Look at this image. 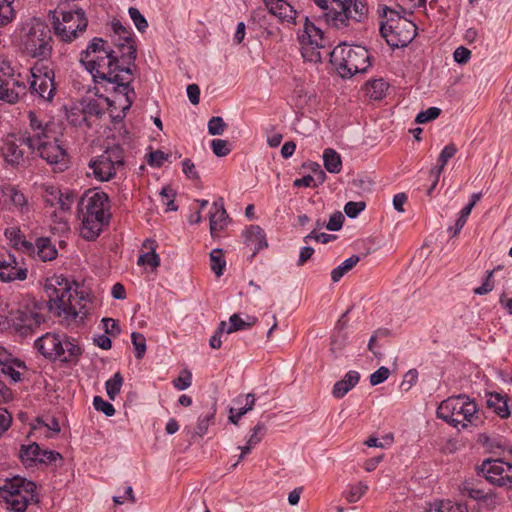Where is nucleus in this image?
Instances as JSON below:
<instances>
[{"instance_id":"1","label":"nucleus","mask_w":512,"mask_h":512,"mask_svg":"<svg viewBox=\"0 0 512 512\" xmlns=\"http://www.w3.org/2000/svg\"><path fill=\"white\" fill-rule=\"evenodd\" d=\"M114 32V48L107 45V42L94 37L87 48L80 53V62L87 71L91 73L96 83L105 82L112 84L115 92L125 98V106L128 109L132 104L129 92L134 94L130 88L132 81L131 67L137 57V49L132 32L120 21L112 22Z\"/></svg>"},{"instance_id":"2","label":"nucleus","mask_w":512,"mask_h":512,"mask_svg":"<svg viewBox=\"0 0 512 512\" xmlns=\"http://www.w3.org/2000/svg\"><path fill=\"white\" fill-rule=\"evenodd\" d=\"M45 291L58 309V314L66 319L85 318L90 311V299L85 289L76 282H70L62 275H54L45 283Z\"/></svg>"},{"instance_id":"3","label":"nucleus","mask_w":512,"mask_h":512,"mask_svg":"<svg viewBox=\"0 0 512 512\" xmlns=\"http://www.w3.org/2000/svg\"><path fill=\"white\" fill-rule=\"evenodd\" d=\"M28 118L30 131L27 136V147L54 166V169L63 171L68 164V154L59 142L54 125L40 120L32 111L29 112Z\"/></svg>"},{"instance_id":"4","label":"nucleus","mask_w":512,"mask_h":512,"mask_svg":"<svg viewBox=\"0 0 512 512\" xmlns=\"http://www.w3.org/2000/svg\"><path fill=\"white\" fill-rule=\"evenodd\" d=\"M80 234L85 240H95L109 224L110 201L106 193L89 190L79 202Z\"/></svg>"},{"instance_id":"5","label":"nucleus","mask_w":512,"mask_h":512,"mask_svg":"<svg viewBox=\"0 0 512 512\" xmlns=\"http://www.w3.org/2000/svg\"><path fill=\"white\" fill-rule=\"evenodd\" d=\"M19 48L28 57L47 60L53 51V35L49 25L37 18L31 19L22 28Z\"/></svg>"},{"instance_id":"6","label":"nucleus","mask_w":512,"mask_h":512,"mask_svg":"<svg viewBox=\"0 0 512 512\" xmlns=\"http://www.w3.org/2000/svg\"><path fill=\"white\" fill-rule=\"evenodd\" d=\"M0 498L13 512H24L39 501L36 484L21 477L0 479Z\"/></svg>"},{"instance_id":"7","label":"nucleus","mask_w":512,"mask_h":512,"mask_svg":"<svg viewBox=\"0 0 512 512\" xmlns=\"http://www.w3.org/2000/svg\"><path fill=\"white\" fill-rule=\"evenodd\" d=\"M330 61L342 78L363 73L370 67L368 50L360 45L339 44L330 53Z\"/></svg>"},{"instance_id":"8","label":"nucleus","mask_w":512,"mask_h":512,"mask_svg":"<svg viewBox=\"0 0 512 512\" xmlns=\"http://www.w3.org/2000/svg\"><path fill=\"white\" fill-rule=\"evenodd\" d=\"M324 10L323 17L328 25L344 28L350 21L360 22L367 14V7L361 0H314Z\"/></svg>"},{"instance_id":"9","label":"nucleus","mask_w":512,"mask_h":512,"mask_svg":"<svg viewBox=\"0 0 512 512\" xmlns=\"http://www.w3.org/2000/svg\"><path fill=\"white\" fill-rule=\"evenodd\" d=\"M35 348L47 359L76 363L82 354L81 347L72 338L55 333H46L39 337Z\"/></svg>"},{"instance_id":"10","label":"nucleus","mask_w":512,"mask_h":512,"mask_svg":"<svg viewBox=\"0 0 512 512\" xmlns=\"http://www.w3.org/2000/svg\"><path fill=\"white\" fill-rule=\"evenodd\" d=\"M385 22L380 26V33L392 48L407 46L417 34L416 24L392 9L384 10Z\"/></svg>"},{"instance_id":"11","label":"nucleus","mask_w":512,"mask_h":512,"mask_svg":"<svg viewBox=\"0 0 512 512\" xmlns=\"http://www.w3.org/2000/svg\"><path fill=\"white\" fill-rule=\"evenodd\" d=\"M41 306L33 299H26L19 308L10 313L12 327L20 335L32 333L44 322Z\"/></svg>"},{"instance_id":"12","label":"nucleus","mask_w":512,"mask_h":512,"mask_svg":"<svg viewBox=\"0 0 512 512\" xmlns=\"http://www.w3.org/2000/svg\"><path fill=\"white\" fill-rule=\"evenodd\" d=\"M61 17L54 16L52 26L56 37L64 42L71 43L87 28L88 22L82 10L63 11Z\"/></svg>"},{"instance_id":"13","label":"nucleus","mask_w":512,"mask_h":512,"mask_svg":"<svg viewBox=\"0 0 512 512\" xmlns=\"http://www.w3.org/2000/svg\"><path fill=\"white\" fill-rule=\"evenodd\" d=\"M124 165L123 150L113 146L105 150L89 163L93 176L101 181H109L116 176L117 170Z\"/></svg>"},{"instance_id":"14","label":"nucleus","mask_w":512,"mask_h":512,"mask_svg":"<svg viewBox=\"0 0 512 512\" xmlns=\"http://www.w3.org/2000/svg\"><path fill=\"white\" fill-rule=\"evenodd\" d=\"M301 54L308 62L317 63L322 59L321 49L325 46L323 32L313 22L305 19L302 33L299 35Z\"/></svg>"},{"instance_id":"15","label":"nucleus","mask_w":512,"mask_h":512,"mask_svg":"<svg viewBox=\"0 0 512 512\" xmlns=\"http://www.w3.org/2000/svg\"><path fill=\"white\" fill-rule=\"evenodd\" d=\"M476 469L492 485L512 490V463L502 459H486Z\"/></svg>"},{"instance_id":"16","label":"nucleus","mask_w":512,"mask_h":512,"mask_svg":"<svg viewBox=\"0 0 512 512\" xmlns=\"http://www.w3.org/2000/svg\"><path fill=\"white\" fill-rule=\"evenodd\" d=\"M30 90L40 98L51 101L56 92L54 72L48 67L35 65L30 69Z\"/></svg>"},{"instance_id":"17","label":"nucleus","mask_w":512,"mask_h":512,"mask_svg":"<svg viewBox=\"0 0 512 512\" xmlns=\"http://www.w3.org/2000/svg\"><path fill=\"white\" fill-rule=\"evenodd\" d=\"M19 458L26 467H33L37 464L51 465L62 460L60 453L52 450H43L37 443L22 445L19 451Z\"/></svg>"},{"instance_id":"18","label":"nucleus","mask_w":512,"mask_h":512,"mask_svg":"<svg viewBox=\"0 0 512 512\" xmlns=\"http://www.w3.org/2000/svg\"><path fill=\"white\" fill-rule=\"evenodd\" d=\"M27 146V136H18L16 134H8L1 145V154L4 161L12 166L20 165L25 161Z\"/></svg>"},{"instance_id":"19","label":"nucleus","mask_w":512,"mask_h":512,"mask_svg":"<svg viewBox=\"0 0 512 512\" xmlns=\"http://www.w3.org/2000/svg\"><path fill=\"white\" fill-rule=\"evenodd\" d=\"M42 198L47 206L57 208L61 212H68L74 204L76 195L69 191L62 192L54 185H43Z\"/></svg>"},{"instance_id":"20","label":"nucleus","mask_w":512,"mask_h":512,"mask_svg":"<svg viewBox=\"0 0 512 512\" xmlns=\"http://www.w3.org/2000/svg\"><path fill=\"white\" fill-rule=\"evenodd\" d=\"M26 80L20 73L17 77L0 79V100L9 104L17 103L27 93Z\"/></svg>"},{"instance_id":"21","label":"nucleus","mask_w":512,"mask_h":512,"mask_svg":"<svg viewBox=\"0 0 512 512\" xmlns=\"http://www.w3.org/2000/svg\"><path fill=\"white\" fill-rule=\"evenodd\" d=\"M1 193L5 201L12 206L11 210L20 215H29L33 210V205L29 202L27 196L16 186L4 184L1 187Z\"/></svg>"},{"instance_id":"22","label":"nucleus","mask_w":512,"mask_h":512,"mask_svg":"<svg viewBox=\"0 0 512 512\" xmlns=\"http://www.w3.org/2000/svg\"><path fill=\"white\" fill-rule=\"evenodd\" d=\"M229 216L224 207L223 198L213 202L209 211L210 234L216 238L229 224Z\"/></svg>"},{"instance_id":"23","label":"nucleus","mask_w":512,"mask_h":512,"mask_svg":"<svg viewBox=\"0 0 512 512\" xmlns=\"http://www.w3.org/2000/svg\"><path fill=\"white\" fill-rule=\"evenodd\" d=\"M26 365L23 361L13 357L4 347L0 346V371L13 382H19Z\"/></svg>"},{"instance_id":"24","label":"nucleus","mask_w":512,"mask_h":512,"mask_svg":"<svg viewBox=\"0 0 512 512\" xmlns=\"http://www.w3.org/2000/svg\"><path fill=\"white\" fill-rule=\"evenodd\" d=\"M9 261L6 265L5 271H0V280L2 282H14V281H24L28 277V268L23 261L17 260V258L8 253Z\"/></svg>"},{"instance_id":"25","label":"nucleus","mask_w":512,"mask_h":512,"mask_svg":"<svg viewBox=\"0 0 512 512\" xmlns=\"http://www.w3.org/2000/svg\"><path fill=\"white\" fill-rule=\"evenodd\" d=\"M450 400H454L455 402L452 404V414H462L463 419L470 424H474L475 420L478 419L476 416L477 406L476 403L471 400L468 396L460 394V395H452L450 396Z\"/></svg>"},{"instance_id":"26","label":"nucleus","mask_w":512,"mask_h":512,"mask_svg":"<svg viewBox=\"0 0 512 512\" xmlns=\"http://www.w3.org/2000/svg\"><path fill=\"white\" fill-rule=\"evenodd\" d=\"M268 11L282 22L295 23L296 10L285 0H264Z\"/></svg>"},{"instance_id":"27","label":"nucleus","mask_w":512,"mask_h":512,"mask_svg":"<svg viewBox=\"0 0 512 512\" xmlns=\"http://www.w3.org/2000/svg\"><path fill=\"white\" fill-rule=\"evenodd\" d=\"M158 244L154 239H146L142 243V252L137 260L139 266H150L156 269L160 266V256L156 253Z\"/></svg>"},{"instance_id":"28","label":"nucleus","mask_w":512,"mask_h":512,"mask_svg":"<svg viewBox=\"0 0 512 512\" xmlns=\"http://www.w3.org/2000/svg\"><path fill=\"white\" fill-rule=\"evenodd\" d=\"M4 235L12 247L28 254L33 255L35 247L32 242L26 240L24 234L18 227H9L5 229Z\"/></svg>"},{"instance_id":"29","label":"nucleus","mask_w":512,"mask_h":512,"mask_svg":"<svg viewBox=\"0 0 512 512\" xmlns=\"http://www.w3.org/2000/svg\"><path fill=\"white\" fill-rule=\"evenodd\" d=\"M245 244L256 254L268 246L264 230L258 225H251L243 232Z\"/></svg>"},{"instance_id":"30","label":"nucleus","mask_w":512,"mask_h":512,"mask_svg":"<svg viewBox=\"0 0 512 512\" xmlns=\"http://www.w3.org/2000/svg\"><path fill=\"white\" fill-rule=\"evenodd\" d=\"M33 245L35 247V252L32 256L36 255L39 260L47 262L57 258L58 251L49 238H38Z\"/></svg>"},{"instance_id":"31","label":"nucleus","mask_w":512,"mask_h":512,"mask_svg":"<svg viewBox=\"0 0 512 512\" xmlns=\"http://www.w3.org/2000/svg\"><path fill=\"white\" fill-rule=\"evenodd\" d=\"M360 375L357 371H349L345 374L344 378L337 381L332 390V394L335 398L344 397L352 388H354L359 382Z\"/></svg>"},{"instance_id":"32","label":"nucleus","mask_w":512,"mask_h":512,"mask_svg":"<svg viewBox=\"0 0 512 512\" xmlns=\"http://www.w3.org/2000/svg\"><path fill=\"white\" fill-rule=\"evenodd\" d=\"M487 406L500 416L507 418L510 415L507 399L500 393L491 392L488 394Z\"/></svg>"},{"instance_id":"33","label":"nucleus","mask_w":512,"mask_h":512,"mask_svg":"<svg viewBox=\"0 0 512 512\" xmlns=\"http://www.w3.org/2000/svg\"><path fill=\"white\" fill-rule=\"evenodd\" d=\"M258 322L257 317L247 315L245 319H242L239 314H233L229 318V325L226 326L225 333L231 334L240 330L248 329L254 326Z\"/></svg>"},{"instance_id":"34","label":"nucleus","mask_w":512,"mask_h":512,"mask_svg":"<svg viewBox=\"0 0 512 512\" xmlns=\"http://www.w3.org/2000/svg\"><path fill=\"white\" fill-rule=\"evenodd\" d=\"M388 90V84L383 79H375L365 85L366 95L373 100H381Z\"/></svg>"},{"instance_id":"35","label":"nucleus","mask_w":512,"mask_h":512,"mask_svg":"<svg viewBox=\"0 0 512 512\" xmlns=\"http://www.w3.org/2000/svg\"><path fill=\"white\" fill-rule=\"evenodd\" d=\"M348 334L342 328H336L330 343V350L336 356H341L346 348Z\"/></svg>"},{"instance_id":"36","label":"nucleus","mask_w":512,"mask_h":512,"mask_svg":"<svg viewBox=\"0 0 512 512\" xmlns=\"http://www.w3.org/2000/svg\"><path fill=\"white\" fill-rule=\"evenodd\" d=\"M324 167L330 173H339L342 169V160L340 155L331 148H327L323 152Z\"/></svg>"},{"instance_id":"37","label":"nucleus","mask_w":512,"mask_h":512,"mask_svg":"<svg viewBox=\"0 0 512 512\" xmlns=\"http://www.w3.org/2000/svg\"><path fill=\"white\" fill-rule=\"evenodd\" d=\"M447 161H448V146H445L442 149L440 156H439L440 165L435 168H432L430 171V179L432 181V184L427 190V194L429 196L432 195V191L436 188L437 183L440 178V175H441L443 168L446 165Z\"/></svg>"},{"instance_id":"38","label":"nucleus","mask_w":512,"mask_h":512,"mask_svg":"<svg viewBox=\"0 0 512 512\" xmlns=\"http://www.w3.org/2000/svg\"><path fill=\"white\" fill-rule=\"evenodd\" d=\"M360 258L358 255H352L351 257L344 260L339 266L331 271V279L334 283L340 281V279L349 272L353 267L357 265Z\"/></svg>"},{"instance_id":"39","label":"nucleus","mask_w":512,"mask_h":512,"mask_svg":"<svg viewBox=\"0 0 512 512\" xmlns=\"http://www.w3.org/2000/svg\"><path fill=\"white\" fill-rule=\"evenodd\" d=\"M210 267L217 277L223 275L226 267L223 250L220 248L213 249L210 253Z\"/></svg>"},{"instance_id":"40","label":"nucleus","mask_w":512,"mask_h":512,"mask_svg":"<svg viewBox=\"0 0 512 512\" xmlns=\"http://www.w3.org/2000/svg\"><path fill=\"white\" fill-rule=\"evenodd\" d=\"M459 491L462 495H468V497L474 500H485L487 495L482 489H477L473 486V482L465 480L459 485Z\"/></svg>"},{"instance_id":"41","label":"nucleus","mask_w":512,"mask_h":512,"mask_svg":"<svg viewBox=\"0 0 512 512\" xmlns=\"http://www.w3.org/2000/svg\"><path fill=\"white\" fill-rule=\"evenodd\" d=\"M123 385V377L120 372H116L112 378L108 379L105 383V388L108 397L111 400H114L116 396L120 393L121 387Z\"/></svg>"},{"instance_id":"42","label":"nucleus","mask_w":512,"mask_h":512,"mask_svg":"<svg viewBox=\"0 0 512 512\" xmlns=\"http://www.w3.org/2000/svg\"><path fill=\"white\" fill-rule=\"evenodd\" d=\"M14 1L15 0H0V26H4L14 19Z\"/></svg>"},{"instance_id":"43","label":"nucleus","mask_w":512,"mask_h":512,"mask_svg":"<svg viewBox=\"0 0 512 512\" xmlns=\"http://www.w3.org/2000/svg\"><path fill=\"white\" fill-rule=\"evenodd\" d=\"M368 485L365 482H358L355 485L350 486L346 493V499L350 503L359 501L362 496L367 492Z\"/></svg>"},{"instance_id":"44","label":"nucleus","mask_w":512,"mask_h":512,"mask_svg":"<svg viewBox=\"0 0 512 512\" xmlns=\"http://www.w3.org/2000/svg\"><path fill=\"white\" fill-rule=\"evenodd\" d=\"M132 344L134 346V353L136 359H142L146 353V338L139 332H133L131 334Z\"/></svg>"},{"instance_id":"45","label":"nucleus","mask_w":512,"mask_h":512,"mask_svg":"<svg viewBox=\"0 0 512 512\" xmlns=\"http://www.w3.org/2000/svg\"><path fill=\"white\" fill-rule=\"evenodd\" d=\"M227 127L222 117L214 116L208 121V132L210 135H222Z\"/></svg>"},{"instance_id":"46","label":"nucleus","mask_w":512,"mask_h":512,"mask_svg":"<svg viewBox=\"0 0 512 512\" xmlns=\"http://www.w3.org/2000/svg\"><path fill=\"white\" fill-rule=\"evenodd\" d=\"M93 406L95 410L104 413L108 417H111L115 414V409L113 405L108 401L104 400L101 396L94 397Z\"/></svg>"},{"instance_id":"47","label":"nucleus","mask_w":512,"mask_h":512,"mask_svg":"<svg viewBox=\"0 0 512 512\" xmlns=\"http://www.w3.org/2000/svg\"><path fill=\"white\" fill-rule=\"evenodd\" d=\"M128 13L136 28L140 32H144L148 27V23L140 11L135 7H130Z\"/></svg>"},{"instance_id":"48","label":"nucleus","mask_w":512,"mask_h":512,"mask_svg":"<svg viewBox=\"0 0 512 512\" xmlns=\"http://www.w3.org/2000/svg\"><path fill=\"white\" fill-rule=\"evenodd\" d=\"M211 148L213 153L218 157H224L231 151L229 142L224 139H213L211 141Z\"/></svg>"},{"instance_id":"49","label":"nucleus","mask_w":512,"mask_h":512,"mask_svg":"<svg viewBox=\"0 0 512 512\" xmlns=\"http://www.w3.org/2000/svg\"><path fill=\"white\" fill-rule=\"evenodd\" d=\"M441 110L437 107H430L427 110L421 111L416 116V123H427L431 120L436 119L440 115Z\"/></svg>"},{"instance_id":"50","label":"nucleus","mask_w":512,"mask_h":512,"mask_svg":"<svg viewBox=\"0 0 512 512\" xmlns=\"http://www.w3.org/2000/svg\"><path fill=\"white\" fill-rule=\"evenodd\" d=\"M266 431V426L264 423H257L252 429H251V435L247 441H249L250 446H256L259 444L262 440V436Z\"/></svg>"},{"instance_id":"51","label":"nucleus","mask_w":512,"mask_h":512,"mask_svg":"<svg viewBox=\"0 0 512 512\" xmlns=\"http://www.w3.org/2000/svg\"><path fill=\"white\" fill-rule=\"evenodd\" d=\"M390 375V371L387 367L381 366L375 372L370 375V384L372 386L379 385L386 381Z\"/></svg>"},{"instance_id":"52","label":"nucleus","mask_w":512,"mask_h":512,"mask_svg":"<svg viewBox=\"0 0 512 512\" xmlns=\"http://www.w3.org/2000/svg\"><path fill=\"white\" fill-rule=\"evenodd\" d=\"M242 399H245V404H244V406L240 407L238 410L243 415H245L246 413H248L249 411H251L254 408L256 398H255L254 394L248 393L246 395L238 396L235 401H236V403H241Z\"/></svg>"},{"instance_id":"53","label":"nucleus","mask_w":512,"mask_h":512,"mask_svg":"<svg viewBox=\"0 0 512 512\" xmlns=\"http://www.w3.org/2000/svg\"><path fill=\"white\" fill-rule=\"evenodd\" d=\"M15 69L12 67L10 61L7 59L0 58V79H9L12 77H17Z\"/></svg>"},{"instance_id":"54","label":"nucleus","mask_w":512,"mask_h":512,"mask_svg":"<svg viewBox=\"0 0 512 512\" xmlns=\"http://www.w3.org/2000/svg\"><path fill=\"white\" fill-rule=\"evenodd\" d=\"M418 372L416 369H411L403 377L400 387L404 391L410 390L413 385L417 382Z\"/></svg>"},{"instance_id":"55","label":"nucleus","mask_w":512,"mask_h":512,"mask_svg":"<svg viewBox=\"0 0 512 512\" xmlns=\"http://www.w3.org/2000/svg\"><path fill=\"white\" fill-rule=\"evenodd\" d=\"M426 0H399V7L406 13H412L413 10L423 7Z\"/></svg>"},{"instance_id":"56","label":"nucleus","mask_w":512,"mask_h":512,"mask_svg":"<svg viewBox=\"0 0 512 512\" xmlns=\"http://www.w3.org/2000/svg\"><path fill=\"white\" fill-rule=\"evenodd\" d=\"M103 329L107 335L117 336L120 334L121 329L118 322L112 318H103Z\"/></svg>"},{"instance_id":"57","label":"nucleus","mask_w":512,"mask_h":512,"mask_svg":"<svg viewBox=\"0 0 512 512\" xmlns=\"http://www.w3.org/2000/svg\"><path fill=\"white\" fill-rule=\"evenodd\" d=\"M227 323L225 321L220 322L216 332L210 338L209 345L213 349H219L222 345L221 335L225 333Z\"/></svg>"},{"instance_id":"58","label":"nucleus","mask_w":512,"mask_h":512,"mask_svg":"<svg viewBox=\"0 0 512 512\" xmlns=\"http://www.w3.org/2000/svg\"><path fill=\"white\" fill-rule=\"evenodd\" d=\"M365 209L364 202H353L350 201L346 203L344 207V211L346 215L350 218H355L361 211Z\"/></svg>"},{"instance_id":"59","label":"nucleus","mask_w":512,"mask_h":512,"mask_svg":"<svg viewBox=\"0 0 512 512\" xmlns=\"http://www.w3.org/2000/svg\"><path fill=\"white\" fill-rule=\"evenodd\" d=\"M471 58V51L464 47H458L453 53V59L459 64H466Z\"/></svg>"},{"instance_id":"60","label":"nucleus","mask_w":512,"mask_h":512,"mask_svg":"<svg viewBox=\"0 0 512 512\" xmlns=\"http://www.w3.org/2000/svg\"><path fill=\"white\" fill-rule=\"evenodd\" d=\"M343 222V214L341 212H336L330 216L326 228L330 231H338L339 229H341Z\"/></svg>"},{"instance_id":"61","label":"nucleus","mask_w":512,"mask_h":512,"mask_svg":"<svg viewBox=\"0 0 512 512\" xmlns=\"http://www.w3.org/2000/svg\"><path fill=\"white\" fill-rule=\"evenodd\" d=\"M192 383V375L190 372H185V374L180 375L173 381L174 387L178 390H185L191 386Z\"/></svg>"},{"instance_id":"62","label":"nucleus","mask_w":512,"mask_h":512,"mask_svg":"<svg viewBox=\"0 0 512 512\" xmlns=\"http://www.w3.org/2000/svg\"><path fill=\"white\" fill-rule=\"evenodd\" d=\"M166 160L167 155L160 150H156L149 154L148 163L151 166L160 167Z\"/></svg>"},{"instance_id":"63","label":"nucleus","mask_w":512,"mask_h":512,"mask_svg":"<svg viewBox=\"0 0 512 512\" xmlns=\"http://www.w3.org/2000/svg\"><path fill=\"white\" fill-rule=\"evenodd\" d=\"M182 170L183 173L189 178V179H198L199 175L196 171L194 163L190 159H185L182 162Z\"/></svg>"},{"instance_id":"64","label":"nucleus","mask_w":512,"mask_h":512,"mask_svg":"<svg viewBox=\"0 0 512 512\" xmlns=\"http://www.w3.org/2000/svg\"><path fill=\"white\" fill-rule=\"evenodd\" d=\"M104 112V108L97 102V100L89 101L84 107V113L88 115L100 116Z\"/></svg>"}]
</instances>
